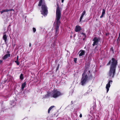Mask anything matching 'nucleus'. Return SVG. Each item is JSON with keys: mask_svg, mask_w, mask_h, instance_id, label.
Masks as SVG:
<instances>
[{"mask_svg": "<svg viewBox=\"0 0 120 120\" xmlns=\"http://www.w3.org/2000/svg\"><path fill=\"white\" fill-rule=\"evenodd\" d=\"M117 61L115 60L114 58H112L111 60L109 61L107 64L108 65L111 64L110 68V70L108 74V77L110 78H113L114 76L116 65L117 64Z\"/></svg>", "mask_w": 120, "mask_h": 120, "instance_id": "f257e3e1", "label": "nucleus"}, {"mask_svg": "<svg viewBox=\"0 0 120 120\" xmlns=\"http://www.w3.org/2000/svg\"><path fill=\"white\" fill-rule=\"evenodd\" d=\"M61 9H60L59 6L57 5L56 11V20L54 22V23H56V35H57L58 34L59 28L60 23V20L61 18Z\"/></svg>", "mask_w": 120, "mask_h": 120, "instance_id": "f03ea898", "label": "nucleus"}, {"mask_svg": "<svg viewBox=\"0 0 120 120\" xmlns=\"http://www.w3.org/2000/svg\"><path fill=\"white\" fill-rule=\"evenodd\" d=\"M92 76L90 72V71L88 69H85L84 73L82 75V78L81 82V85H83L86 83L88 79H90L92 78Z\"/></svg>", "mask_w": 120, "mask_h": 120, "instance_id": "7ed1b4c3", "label": "nucleus"}, {"mask_svg": "<svg viewBox=\"0 0 120 120\" xmlns=\"http://www.w3.org/2000/svg\"><path fill=\"white\" fill-rule=\"evenodd\" d=\"M41 5V13L44 15H46L48 13V8L45 2L42 3Z\"/></svg>", "mask_w": 120, "mask_h": 120, "instance_id": "20e7f679", "label": "nucleus"}, {"mask_svg": "<svg viewBox=\"0 0 120 120\" xmlns=\"http://www.w3.org/2000/svg\"><path fill=\"white\" fill-rule=\"evenodd\" d=\"M60 92L56 90H54L51 92V97L56 98L62 95Z\"/></svg>", "mask_w": 120, "mask_h": 120, "instance_id": "39448f33", "label": "nucleus"}, {"mask_svg": "<svg viewBox=\"0 0 120 120\" xmlns=\"http://www.w3.org/2000/svg\"><path fill=\"white\" fill-rule=\"evenodd\" d=\"M100 38L99 37H95L94 38L93 40L94 42L92 44L93 46H94L95 45H97L99 41H100Z\"/></svg>", "mask_w": 120, "mask_h": 120, "instance_id": "423d86ee", "label": "nucleus"}, {"mask_svg": "<svg viewBox=\"0 0 120 120\" xmlns=\"http://www.w3.org/2000/svg\"><path fill=\"white\" fill-rule=\"evenodd\" d=\"M108 83L106 84V88L107 89V93H108L109 90V88L110 86V84H111L112 82V80L109 79L108 80Z\"/></svg>", "mask_w": 120, "mask_h": 120, "instance_id": "0eeeda50", "label": "nucleus"}, {"mask_svg": "<svg viewBox=\"0 0 120 120\" xmlns=\"http://www.w3.org/2000/svg\"><path fill=\"white\" fill-rule=\"evenodd\" d=\"M79 56H81L85 55V50H81L79 51Z\"/></svg>", "mask_w": 120, "mask_h": 120, "instance_id": "6e6552de", "label": "nucleus"}, {"mask_svg": "<svg viewBox=\"0 0 120 120\" xmlns=\"http://www.w3.org/2000/svg\"><path fill=\"white\" fill-rule=\"evenodd\" d=\"M10 54H6L2 57V59L3 60H6L7 58L8 57H10Z\"/></svg>", "mask_w": 120, "mask_h": 120, "instance_id": "1a4fd4ad", "label": "nucleus"}, {"mask_svg": "<svg viewBox=\"0 0 120 120\" xmlns=\"http://www.w3.org/2000/svg\"><path fill=\"white\" fill-rule=\"evenodd\" d=\"M81 29V28L79 26H76L75 30L76 32L80 31Z\"/></svg>", "mask_w": 120, "mask_h": 120, "instance_id": "9d476101", "label": "nucleus"}, {"mask_svg": "<svg viewBox=\"0 0 120 120\" xmlns=\"http://www.w3.org/2000/svg\"><path fill=\"white\" fill-rule=\"evenodd\" d=\"M7 36L6 34H4L3 37V39L5 43H6L7 40Z\"/></svg>", "mask_w": 120, "mask_h": 120, "instance_id": "9b49d317", "label": "nucleus"}, {"mask_svg": "<svg viewBox=\"0 0 120 120\" xmlns=\"http://www.w3.org/2000/svg\"><path fill=\"white\" fill-rule=\"evenodd\" d=\"M105 10L104 9H103L102 10V12L101 15L100 17L101 18H102L103 17L104 15L105 14Z\"/></svg>", "mask_w": 120, "mask_h": 120, "instance_id": "f8f14e48", "label": "nucleus"}, {"mask_svg": "<svg viewBox=\"0 0 120 120\" xmlns=\"http://www.w3.org/2000/svg\"><path fill=\"white\" fill-rule=\"evenodd\" d=\"M50 96L51 97V92L50 93L49 92H48L47 94L45 95V98H47Z\"/></svg>", "mask_w": 120, "mask_h": 120, "instance_id": "ddd939ff", "label": "nucleus"}, {"mask_svg": "<svg viewBox=\"0 0 120 120\" xmlns=\"http://www.w3.org/2000/svg\"><path fill=\"white\" fill-rule=\"evenodd\" d=\"M44 2V1L43 0H40V1L39 2V4L38 5L39 6H41L42 3Z\"/></svg>", "mask_w": 120, "mask_h": 120, "instance_id": "4468645a", "label": "nucleus"}, {"mask_svg": "<svg viewBox=\"0 0 120 120\" xmlns=\"http://www.w3.org/2000/svg\"><path fill=\"white\" fill-rule=\"evenodd\" d=\"M10 10H9V9H5L3 10L2 11H1L0 12L2 14L4 12H8Z\"/></svg>", "mask_w": 120, "mask_h": 120, "instance_id": "2eb2a0df", "label": "nucleus"}, {"mask_svg": "<svg viewBox=\"0 0 120 120\" xmlns=\"http://www.w3.org/2000/svg\"><path fill=\"white\" fill-rule=\"evenodd\" d=\"M26 85V82H24L22 84V89L23 90L24 88L25 87Z\"/></svg>", "mask_w": 120, "mask_h": 120, "instance_id": "dca6fc26", "label": "nucleus"}, {"mask_svg": "<svg viewBox=\"0 0 120 120\" xmlns=\"http://www.w3.org/2000/svg\"><path fill=\"white\" fill-rule=\"evenodd\" d=\"M54 107V106H51L49 109L48 111V113H50V111L53 107Z\"/></svg>", "mask_w": 120, "mask_h": 120, "instance_id": "f3484780", "label": "nucleus"}, {"mask_svg": "<svg viewBox=\"0 0 120 120\" xmlns=\"http://www.w3.org/2000/svg\"><path fill=\"white\" fill-rule=\"evenodd\" d=\"M20 79L22 80L23 79V74H21L20 76Z\"/></svg>", "mask_w": 120, "mask_h": 120, "instance_id": "a211bd4d", "label": "nucleus"}, {"mask_svg": "<svg viewBox=\"0 0 120 120\" xmlns=\"http://www.w3.org/2000/svg\"><path fill=\"white\" fill-rule=\"evenodd\" d=\"M33 32L34 33H35L36 31V28H35L33 27Z\"/></svg>", "mask_w": 120, "mask_h": 120, "instance_id": "6ab92c4d", "label": "nucleus"}, {"mask_svg": "<svg viewBox=\"0 0 120 120\" xmlns=\"http://www.w3.org/2000/svg\"><path fill=\"white\" fill-rule=\"evenodd\" d=\"M84 15H82L80 17V22L81 21V20L82 19V18L83 16Z\"/></svg>", "mask_w": 120, "mask_h": 120, "instance_id": "aec40b11", "label": "nucleus"}, {"mask_svg": "<svg viewBox=\"0 0 120 120\" xmlns=\"http://www.w3.org/2000/svg\"><path fill=\"white\" fill-rule=\"evenodd\" d=\"M15 62L18 65H19V62L17 61H15Z\"/></svg>", "mask_w": 120, "mask_h": 120, "instance_id": "412c9836", "label": "nucleus"}, {"mask_svg": "<svg viewBox=\"0 0 120 120\" xmlns=\"http://www.w3.org/2000/svg\"><path fill=\"white\" fill-rule=\"evenodd\" d=\"M85 13H86V12L85 11H83V12L82 14V15H84L85 14Z\"/></svg>", "mask_w": 120, "mask_h": 120, "instance_id": "4be33fe9", "label": "nucleus"}, {"mask_svg": "<svg viewBox=\"0 0 120 120\" xmlns=\"http://www.w3.org/2000/svg\"><path fill=\"white\" fill-rule=\"evenodd\" d=\"M77 58H74V61L75 63H76V61L77 60Z\"/></svg>", "mask_w": 120, "mask_h": 120, "instance_id": "5701e85b", "label": "nucleus"}, {"mask_svg": "<svg viewBox=\"0 0 120 120\" xmlns=\"http://www.w3.org/2000/svg\"><path fill=\"white\" fill-rule=\"evenodd\" d=\"M18 57H19L18 56H17V59H16V61H18Z\"/></svg>", "mask_w": 120, "mask_h": 120, "instance_id": "b1692460", "label": "nucleus"}, {"mask_svg": "<svg viewBox=\"0 0 120 120\" xmlns=\"http://www.w3.org/2000/svg\"><path fill=\"white\" fill-rule=\"evenodd\" d=\"M3 62V61L2 60H0V64H1V63H2Z\"/></svg>", "mask_w": 120, "mask_h": 120, "instance_id": "393cba45", "label": "nucleus"}, {"mask_svg": "<svg viewBox=\"0 0 120 120\" xmlns=\"http://www.w3.org/2000/svg\"><path fill=\"white\" fill-rule=\"evenodd\" d=\"M79 117H82V115L81 114H80V115Z\"/></svg>", "mask_w": 120, "mask_h": 120, "instance_id": "a878e982", "label": "nucleus"}, {"mask_svg": "<svg viewBox=\"0 0 120 120\" xmlns=\"http://www.w3.org/2000/svg\"><path fill=\"white\" fill-rule=\"evenodd\" d=\"M9 10H10V11H14V10L13 9H9Z\"/></svg>", "mask_w": 120, "mask_h": 120, "instance_id": "bb28decb", "label": "nucleus"}, {"mask_svg": "<svg viewBox=\"0 0 120 120\" xmlns=\"http://www.w3.org/2000/svg\"><path fill=\"white\" fill-rule=\"evenodd\" d=\"M64 0H61V2L63 3L64 2Z\"/></svg>", "mask_w": 120, "mask_h": 120, "instance_id": "cd10ccee", "label": "nucleus"}, {"mask_svg": "<svg viewBox=\"0 0 120 120\" xmlns=\"http://www.w3.org/2000/svg\"><path fill=\"white\" fill-rule=\"evenodd\" d=\"M31 46V44L30 43L29 44V46L30 47Z\"/></svg>", "mask_w": 120, "mask_h": 120, "instance_id": "c85d7f7f", "label": "nucleus"}, {"mask_svg": "<svg viewBox=\"0 0 120 120\" xmlns=\"http://www.w3.org/2000/svg\"><path fill=\"white\" fill-rule=\"evenodd\" d=\"M82 34H83V35H85L83 33H82Z\"/></svg>", "mask_w": 120, "mask_h": 120, "instance_id": "c756f323", "label": "nucleus"}, {"mask_svg": "<svg viewBox=\"0 0 120 120\" xmlns=\"http://www.w3.org/2000/svg\"><path fill=\"white\" fill-rule=\"evenodd\" d=\"M59 67V65H58V67Z\"/></svg>", "mask_w": 120, "mask_h": 120, "instance_id": "7c9ffc66", "label": "nucleus"}, {"mask_svg": "<svg viewBox=\"0 0 120 120\" xmlns=\"http://www.w3.org/2000/svg\"><path fill=\"white\" fill-rule=\"evenodd\" d=\"M58 68H57V69L56 70H58Z\"/></svg>", "mask_w": 120, "mask_h": 120, "instance_id": "2f4dec72", "label": "nucleus"}, {"mask_svg": "<svg viewBox=\"0 0 120 120\" xmlns=\"http://www.w3.org/2000/svg\"><path fill=\"white\" fill-rule=\"evenodd\" d=\"M119 35H120V33L119 34Z\"/></svg>", "mask_w": 120, "mask_h": 120, "instance_id": "473e14b6", "label": "nucleus"}, {"mask_svg": "<svg viewBox=\"0 0 120 120\" xmlns=\"http://www.w3.org/2000/svg\"><path fill=\"white\" fill-rule=\"evenodd\" d=\"M9 26H10V25H9Z\"/></svg>", "mask_w": 120, "mask_h": 120, "instance_id": "72a5a7b5", "label": "nucleus"}]
</instances>
